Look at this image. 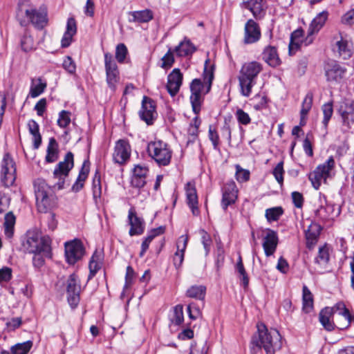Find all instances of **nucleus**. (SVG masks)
<instances>
[{"mask_svg":"<svg viewBox=\"0 0 354 354\" xmlns=\"http://www.w3.org/2000/svg\"><path fill=\"white\" fill-rule=\"evenodd\" d=\"M281 346V336L277 330H268L263 323L257 324V333L252 336L251 341L252 354H256L261 348H263L267 354H274Z\"/></svg>","mask_w":354,"mask_h":354,"instance_id":"1","label":"nucleus"},{"mask_svg":"<svg viewBox=\"0 0 354 354\" xmlns=\"http://www.w3.org/2000/svg\"><path fill=\"white\" fill-rule=\"evenodd\" d=\"M209 61L206 60L203 81L201 79H194L190 84V102L193 111L198 114L201 111V104L203 100V95L209 93L211 89L212 83L214 79L212 66L208 68Z\"/></svg>","mask_w":354,"mask_h":354,"instance_id":"2","label":"nucleus"},{"mask_svg":"<svg viewBox=\"0 0 354 354\" xmlns=\"http://www.w3.org/2000/svg\"><path fill=\"white\" fill-rule=\"evenodd\" d=\"M262 70V64L257 61L248 62L243 64L239 75V82L241 93L243 96H250L252 87L256 84V80Z\"/></svg>","mask_w":354,"mask_h":354,"instance_id":"3","label":"nucleus"},{"mask_svg":"<svg viewBox=\"0 0 354 354\" xmlns=\"http://www.w3.org/2000/svg\"><path fill=\"white\" fill-rule=\"evenodd\" d=\"M34 189L37 206L39 212H46L56 205L57 197L53 189L42 178L34 182Z\"/></svg>","mask_w":354,"mask_h":354,"instance_id":"4","label":"nucleus"},{"mask_svg":"<svg viewBox=\"0 0 354 354\" xmlns=\"http://www.w3.org/2000/svg\"><path fill=\"white\" fill-rule=\"evenodd\" d=\"M50 243L49 236H42L39 231L34 230L27 232L23 246L29 253H43L46 257H50Z\"/></svg>","mask_w":354,"mask_h":354,"instance_id":"5","label":"nucleus"},{"mask_svg":"<svg viewBox=\"0 0 354 354\" xmlns=\"http://www.w3.org/2000/svg\"><path fill=\"white\" fill-rule=\"evenodd\" d=\"M17 18L21 26L31 23L37 28H43L47 24V14L44 10H36L24 4H19Z\"/></svg>","mask_w":354,"mask_h":354,"instance_id":"6","label":"nucleus"},{"mask_svg":"<svg viewBox=\"0 0 354 354\" xmlns=\"http://www.w3.org/2000/svg\"><path fill=\"white\" fill-rule=\"evenodd\" d=\"M147 153L159 166H167L171 162L172 151L169 145L162 140L149 142Z\"/></svg>","mask_w":354,"mask_h":354,"instance_id":"7","label":"nucleus"},{"mask_svg":"<svg viewBox=\"0 0 354 354\" xmlns=\"http://www.w3.org/2000/svg\"><path fill=\"white\" fill-rule=\"evenodd\" d=\"M74 166L73 154L68 152L63 161L59 162L53 171V180H54L53 187L57 189L64 188L66 180L68 178L69 171Z\"/></svg>","mask_w":354,"mask_h":354,"instance_id":"8","label":"nucleus"},{"mask_svg":"<svg viewBox=\"0 0 354 354\" xmlns=\"http://www.w3.org/2000/svg\"><path fill=\"white\" fill-rule=\"evenodd\" d=\"M334 166L335 160L330 156L324 164L318 165L313 172L309 174L308 178L315 189H318L322 183L326 182L330 177Z\"/></svg>","mask_w":354,"mask_h":354,"instance_id":"9","label":"nucleus"},{"mask_svg":"<svg viewBox=\"0 0 354 354\" xmlns=\"http://www.w3.org/2000/svg\"><path fill=\"white\" fill-rule=\"evenodd\" d=\"M104 65L106 84L112 92H115L120 81V73L118 66L109 53L104 54Z\"/></svg>","mask_w":354,"mask_h":354,"instance_id":"10","label":"nucleus"},{"mask_svg":"<svg viewBox=\"0 0 354 354\" xmlns=\"http://www.w3.org/2000/svg\"><path fill=\"white\" fill-rule=\"evenodd\" d=\"M16 179V167L13 159L6 153L1 162V180L5 187L13 185Z\"/></svg>","mask_w":354,"mask_h":354,"instance_id":"11","label":"nucleus"},{"mask_svg":"<svg viewBox=\"0 0 354 354\" xmlns=\"http://www.w3.org/2000/svg\"><path fill=\"white\" fill-rule=\"evenodd\" d=\"M84 254V248L80 240L75 239L65 243V257L69 264H75L82 258Z\"/></svg>","mask_w":354,"mask_h":354,"instance_id":"12","label":"nucleus"},{"mask_svg":"<svg viewBox=\"0 0 354 354\" xmlns=\"http://www.w3.org/2000/svg\"><path fill=\"white\" fill-rule=\"evenodd\" d=\"M324 72L328 82H338L344 77L346 68L335 60H328L324 64Z\"/></svg>","mask_w":354,"mask_h":354,"instance_id":"13","label":"nucleus"},{"mask_svg":"<svg viewBox=\"0 0 354 354\" xmlns=\"http://www.w3.org/2000/svg\"><path fill=\"white\" fill-rule=\"evenodd\" d=\"M337 113L342 118L343 125L350 129L351 124L354 123V101L344 99L339 102Z\"/></svg>","mask_w":354,"mask_h":354,"instance_id":"14","label":"nucleus"},{"mask_svg":"<svg viewBox=\"0 0 354 354\" xmlns=\"http://www.w3.org/2000/svg\"><path fill=\"white\" fill-rule=\"evenodd\" d=\"M139 115L141 120L145 121L148 125L152 124L157 116L155 102L151 98L144 96Z\"/></svg>","mask_w":354,"mask_h":354,"instance_id":"15","label":"nucleus"},{"mask_svg":"<svg viewBox=\"0 0 354 354\" xmlns=\"http://www.w3.org/2000/svg\"><path fill=\"white\" fill-rule=\"evenodd\" d=\"M66 291L69 304L73 308L76 307L80 301V286L75 274H71L68 279Z\"/></svg>","mask_w":354,"mask_h":354,"instance_id":"16","label":"nucleus"},{"mask_svg":"<svg viewBox=\"0 0 354 354\" xmlns=\"http://www.w3.org/2000/svg\"><path fill=\"white\" fill-rule=\"evenodd\" d=\"M131 147L129 142L124 140H119L115 146L113 159L118 164L124 163L130 157Z\"/></svg>","mask_w":354,"mask_h":354,"instance_id":"17","label":"nucleus"},{"mask_svg":"<svg viewBox=\"0 0 354 354\" xmlns=\"http://www.w3.org/2000/svg\"><path fill=\"white\" fill-rule=\"evenodd\" d=\"M236 185L232 180L225 183L223 189V197H222V207L223 209H226L227 207L235 203L237 198Z\"/></svg>","mask_w":354,"mask_h":354,"instance_id":"18","label":"nucleus"},{"mask_svg":"<svg viewBox=\"0 0 354 354\" xmlns=\"http://www.w3.org/2000/svg\"><path fill=\"white\" fill-rule=\"evenodd\" d=\"M328 12L322 11L313 19L308 29V35L306 39L307 44H310L313 41L312 36L317 33L324 26L328 19Z\"/></svg>","mask_w":354,"mask_h":354,"instance_id":"19","label":"nucleus"},{"mask_svg":"<svg viewBox=\"0 0 354 354\" xmlns=\"http://www.w3.org/2000/svg\"><path fill=\"white\" fill-rule=\"evenodd\" d=\"M243 5L248 9L256 19H261L266 12V6L263 0H243Z\"/></svg>","mask_w":354,"mask_h":354,"instance_id":"20","label":"nucleus"},{"mask_svg":"<svg viewBox=\"0 0 354 354\" xmlns=\"http://www.w3.org/2000/svg\"><path fill=\"white\" fill-rule=\"evenodd\" d=\"M183 74L178 68H174L167 77V89L171 96L176 95L182 84Z\"/></svg>","mask_w":354,"mask_h":354,"instance_id":"21","label":"nucleus"},{"mask_svg":"<svg viewBox=\"0 0 354 354\" xmlns=\"http://www.w3.org/2000/svg\"><path fill=\"white\" fill-rule=\"evenodd\" d=\"M261 37V31L258 24L252 19H249L245 25L243 41L245 44H253Z\"/></svg>","mask_w":354,"mask_h":354,"instance_id":"22","label":"nucleus"},{"mask_svg":"<svg viewBox=\"0 0 354 354\" xmlns=\"http://www.w3.org/2000/svg\"><path fill=\"white\" fill-rule=\"evenodd\" d=\"M278 236L275 231L267 229L266 234L263 237V248L267 257L272 255L277 247Z\"/></svg>","mask_w":354,"mask_h":354,"instance_id":"23","label":"nucleus"},{"mask_svg":"<svg viewBox=\"0 0 354 354\" xmlns=\"http://www.w3.org/2000/svg\"><path fill=\"white\" fill-rule=\"evenodd\" d=\"M185 192L187 197V203L192 210L194 216L199 214V209L198 207V196L196 189L194 183L188 182L185 185Z\"/></svg>","mask_w":354,"mask_h":354,"instance_id":"24","label":"nucleus"},{"mask_svg":"<svg viewBox=\"0 0 354 354\" xmlns=\"http://www.w3.org/2000/svg\"><path fill=\"white\" fill-rule=\"evenodd\" d=\"M128 218L131 225L129 235L132 236L142 234L145 230L144 221L142 218L138 217L133 209H129Z\"/></svg>","mask_w":354,"mask_h":354,"instance_id":"25","label":"nucleus"},{"mask_svg":"<svg viewBox=\"0 0 354 354\" xmlns=\"http://www.w3.org/2000/svg\"><path fill=\"white\" fill-rule=\"evenodd\" d=\"M340 213V209L333 205L321 206L315 211V215L322 221L334 220Z\"/></svg>","mask_w":354,"mask_h":354,"instance_id":"26","label":"nucleus"},{"mask_svg":"<svg viewBox=\"0 0 354 354\" xmlns=\"http://www.w3.org/2000/svg\"><path fill=\"white\" fill-rule=\"evenodd\" d=\"M262 59L271 67H277L281 63L277 48L267 46L262 52Z\"/></svg>","mask_w":354,"mask_h":354,"instance_id":"27","label":"nucleus"},{"mask_svg":"<svg viewBox=\"0 0 354 354\" xmlns=\"http://www.w3.org/2000/svg\"><path fill=\"white\" fill-rule=\"evenodd\" d=\"M77 32L76 21L73 17L68 19L66 24V30L62 39V46L66 48L70 46L72 42L73 37Z\"/></svg>","mask_w":354,"mask_h":354,"instance_id":"28","label":"nucleus"},{"mask_svg":"<svg viewBox=\"0 0 354 354\" xmlns=\"http://www.w3.org/2000/svg\"><path fill=\"white\" fill-rule=\"evenodd\" d=\"M103 259V252L95 250L93 254L92 255L88 264L90 271L88 277V280L92 279L97 272V271L101 268L102 266Z\"/></svg>","mask_w":354,"mask_h":354,"instance_id":"29","label":"nucleus"},{"mask_svg":"<svg viewBox=\"0 0 354 354\" xmlns=\"http://www.w3.org/2000/svg\"><path fill=\"white\" fill-rule=\"evenodd\" d=\"M330 307H326L321 310L319 315V319L324 328L328 331H332L335 328V321L330 320L334 317Z\"/></svg>","mask_w":354,"mask_h":354,"instance_id":"30","label":"nucleus"},{"mask_svg":"<svg viewBox=\"0 0 354 354\" xmlns=\"http://www.w3.org/2000/svg\"><path fill=\"white\" fill-rule=\"evenodd\" d=\"M196 50L195 46L186 38L177 46L174 51L179 57H185L192 55Z\"/></svg>","mask_w":354,"mask_h":354,"instance_id":"31","label":"nucleus"},{"mask_svg":"<svg viewBox=\"0 0 354 354\" xmlns=\"http://www.w3.org/2000/svg\"><path fill=\"white\" fill-rule=\"evenodd\" d=\"M132 19L130 22L147 23L153 19V13L150 10H143L139 11L131 12L129 13Z\"/></svg>","mask_w":354,"mask_h":354,"instance_id":"32","label":"nucleus"},{"mask_svg":"<svg viewBox=\"0 0 354 354\" xmlns=\"http://www.w3.org/2000/svg\"><path fill=\"white\" fill-rule=\"evenodd\" d=\"M89 172V165H88V161H84L82 169L80 171V174L78 175V177L75 181V183L73 185V190L75 192H78L80 190L84 185V182L86 179L88 174Z\"/></svg>","mask_w":354,"mask_h":354,"instance_id":"33","label":"nucleus"},{"mask_svg":"<svg viewBox=\"0 0 354 354\" xmlns=\"http://www.w3.org/2000/svg\"><path fill=\"white\" fill-rule=\"evenodd\" d=\"M313 93H308L305 96L302 104H301V109L300 111V124L301 126H304L306 124V117L308 115L309 111L310 110L313 104Z\"/></svg>","mask_w":354,"mask_h":354,"instance_id":"34","label":"nucleus"},{"mask_svg":"<svg viewBox=\"0 0 354 354\" xmlns=\"http://www.w3.org/2000/svg\"><path fill=\"white\" fill-rule=\"evenodd\" d=\"M29 132L33 137V146L35 149H38L41 143V136L39 133V124L33 120L28 123Z\"/></svg>","mask_w":354,"mask_h":354,"instance_id":"35","label":"nucleus"},{"mask_svg":"<svg viewBox=\"0 0 354 354\" xmlns=\"http://www.w3.org/2000/svg\"><path fill=\"white\" fill-rule=\"evenodd\" d=\"M302 301L303 310L306 313H310L313 308V296L306 286L303 287Z\"/></svg>","mask_w":354,"mask_h":354,"instance_id":"36","label":"nucleus"},{"mask_svg":"<svg viewBox=\"0 0 354 354\" xmlns=\"http://www.w3.org/2000/svg\"><path fill=\"white\" fill-rule=\"evenodd\" d=\"M206 288L204 286H192L186 292L188 297L203 300L205 297Z\"/></svg>","mask_w":354,"mask_h":354,"instance_id":"37","label":"nucleus"},{"mask_svg":"<svg viewBox=\"0 0 354 354\" xmlns=\"http://www.w3.org/2000/svg\"><path fill=\"white\" fill-rule=\"evenodd\" d=\"M57 143L54 138H51L49 140V143L47 147L46 160L48 162H53L57 159Z\"/></svg>","mask_w":354,"mask_h":354,"instance_id":"38","label":"nucleus"},{"mask_svg":"<svg viewBox=\"0 0 354 354\" xmlns=\"http://www.w3.org/2000/svg\"><path fill=\"white\" fill-rule=\"evenodd\" d=\"M4 232L8 238H11L14 232V226L15 224V216L12 212H10L5 215Z\"/></svg>","mask_w":354,"mask_h":354,"instance_id":"39","label":"nucleus"},{"mask_svg":"<svg viewBox=\"0 0 354 354\" xmlns=\"http://www.w3.org/2000/svg\"><path fill=\"white\" fill-rule=\"evenodd\" d=\"M352 319L353 316L350 313H348V315H335L333 317L335 327L340 330L346 329L351 325Z\"/></svg>","mask_w":354,"mask_h":354,"instance_id":"40","label":"nucleus"},{"mask_svg":"<svg viewBox=\"0 0 354 354\" xmlns=\"http://www.w3.org/2000/svg\"><path fill=\"white\" fill-rule=\"evenodd\" d=\"M32 346L31 341L18 343L10 348L11 354H28Z\"/></svg>","mask_w":354,"mask_h":354,"instance_id":"41","label":"nucleus"},{"mask_svg":"<svg viewBox=\"0 0 354 354\" xmlns=\"http://www.w3.org/2000/svg\"><path fill=\"white\" fill-rule=\"evenodd\" d=\"M283 214V210L281 207H274L267 209L266 210L265 216L268 221L271 223L278 221Z\"/></svg>","mask_w":354,"mask_h":354,"instance_id":"42","label":"nucleus"},{"mask_svg":"<svg viewBox=\"0 0 354 354\" xmlns=\"http://www.w3.org/2000/svg\"><path fill=\"white\" fill-rule=\"evenodd\" d=\"M337 50L340 57L343 59H348L351 57L352 52L348 46L347 41L341 39L336 43Z\"/></svg>","mask_w":354,"mask_h":354,"instance_id":"43","label":"nucleus"},{"mask_svg":"<svg viewBox=\"0 0 354 354\" xmlns=\"http://www.w3.org/2000/svg\"><path fill=\"white\" fill-rule=\"evenodd\" d=\"M302 36L303 31L301 30H296L291 34L290 42L289 44V51L290 53L292 51L297 50L299 47Z\"/></svg>","mask_w":354,"mask_h":354,"instance_id":"44","label":"nucleus"},{"mask_svg":"<svg viewBox=\"0 0 354 354\" xmlns=\"http://www.w3.org/2000/svg\"><path fill=\"white\" fill-rule=\"evenodd\" d=\"M46 84L45 83L41 82L40 79H38L36 82L32 80V85L30 86V95L32 97H36L41 95L45 88Z\"/></svg>","mask_w":354,"mask_h":354,"instance_id":"45","label":"nucleus"},{"mask_svg":"<svg viewBox=\"0 0 354 354\" xmlns=\"http://www.w3.org/2000/svg\"><path fill=\"white\" fill-rule=\"evenodd\" d=\"M236 270L239 273L240 277H241V281L244 287H247L249 283V278L245 270L241 256L239 254L238 257V261L236 266Z\"/></svg>","mask_w":354,"mask_h":354,"instance_id":"46","label":"nucleus"},{"mask_svg":"<svg viewBox=\"0 0 354 354\" xmlns=\"http://www.w3.org/2000/svg\"><path fill=\"white\" fill-rule=\"evenodd\" d=\"M322 110L324 115L322 123L324 127L326 128L333 113V102H329L324 104L322 107Z\"/></svg>","mask_w":354,"mask_h":354,"instance_id":"47","label":"nucleus"},{"mask_svg":"<svg viewBox=\"0 0 354 354\" xmlns=\"http://www.w3.org/2000/svg\"><path fill=\"white\" fill-rule=\"evenodd\" d=\"M21 45L23 50L25 52H28L35 48V44L33 39L28 32H26L23 36Z\"/></svg>","mask_w":354,"mask_h":354,"instance_id":"48","label":"nucleus"},{"mask_svg":"<svg viewBox=\"0 0 354 354\" xmlns=\"http://www.w3.org/2000/svg\"><path fill=\"white\" fill-rule=\"evenodd\" d=\"M71 112L63 110L59 113L57 124L61 128H66L71 123Z\"/></svg>","mask_w":354,"mask_h":354,"instance_id":"49","label":"nucleus"},{"mask_svg":"<svg viewBox=\"0 0 354 354\" xmlns=\"http://www.w3.org/2000/svg\"><path fill=\"white\" fill-rule=\"evenodd\" d=\"M199 234L201 236V242L205 250V254L207 255L210 251L211 245L212 243L210 235L204 230H199Z\"/></svg>","mask_w":354,"mask_h":354,"instance_id":"50","label":"nucleus"},{"mask_svg":"<svg viewBox=\"0 0 354 354\" xmlns=\"http://www.w3.org/2000/svg\"><path fill=\"white\" fill-rule=\"evenodd\" d=\"M330 308L332 310L331 313L334 317L335 315H348V313H350L349 310L346 307L345 304L342 301H339Z\"/></svg>","mask_w":354,"mask_h":354,"instance_id":"51","label":"nucleus"},{"mask_svg":"<svg viewBox=\"0 0 354 354\" xmlns=\"http://www.w3.org/2000/svg\"><path fill=\"white\" fill-rule=\"evenodd\" d=\"M329 260L328 250L326 247H322L319 250L318 255L315 258V262L324 265Z\"/></svg>","mask_w":354,"mask_h":354,"instance_id":"52","label":"nucleus"},{"mask_svg":"<svg viewBox=\"0 0 354 354\" xmlns=\"http://www.w3.org/2000/svg\"><path fill=\"white\" fill-rule=\"evenodd\" d=\"M236 178L239 182H246L250 178V171L243 169L240 165H236Z\"/></svg>","mask_w":354,"mask_h":354,"instance_id":"53","label":"nucleus"},{"mask_svg":"<svg viewBox=\"0 0 354 354\" xmlns=\"http://www.w3.org/2000/svg\"><path fill=\"white\" fill-rule=\"evenodd\" d=\"M127 48L124 44H119L115 49V58L119 63H123L127 55Z\"/></svg>","mask_w":354,"mask_h":354,"instance_id":"54","label":"nucleus"},{"mask_svg":"<svg viewBox=\"0 0 354 354\" xmlns=\"http://www.w3.org/2000/svg\"><path fill=\"white\" fill-rule=\"evenodd\" d=\"M272 174L276 179V180L280 184L282 185L283 183V162L282 161L279 162L274 169H273Z\"/></svg>","mask_w":354,"mask_h":354,"instance_id":"55","label":"nucleus"},{"mask_svg":"<svg viewBox=\"0 0 354 354\" xmlns=\"http://www.w3.org/2000/svg\"><path fill=\"white\" fill-rule=\"evenodd\" d=\"M183 308L180 305L175 306L174 309V317L172 318V322L176 325H180L183 322Z\"/></svg>","mask_w":354,"mask_h":354,"instance_id":"56","label":"nucleus"},{"mask_svg":"<svg viewBox=\"0 0 354 354\" xmlns=\"http://www.w3.org/2000/svg\"><path fill=\"white\" fill-rule=\"evenodd\" d=\"M62 66L70 74H74L75 73L76 65L70 56H66L64 57Z\"/></svg>","mask_w":354,"mask_h":354,"instance_id":"57","label":"nucleus"},{"mask_svg":"<svg viewBox=\"0 0 354 354\" xmlns=\"http://www.w3.org/2000/svg\"><path fill=\"white\" fill-rule=\"evenodd\" d=\"M200 124V119L198 117H195L193 119L192 123L190 124L188 128V133L192 137L193 140H194L198 136V127Z\"/></svg>","mask_w":354,"mask_h":354,"instance_id":"58","label":"nucleus"},{"mask_svg":"<svg viewBox=\"0 0 354 354\" xmlns=\"http://www.w3.org/2000/svg\"><path fill=\"white\" fill-rule=\"evenodd\" d=\"M235 115L238 122L241 124L248 125L251 122L249 115L241 109L236 110Z\"/></svg>","mask_w":354,"mask_h":354,"instance_id":"59","label":"nucleus"},{"mask_svg":"<svg viewBox=\"0 0 354 354\" xmlns=\"http://www.w3.org/2000/svg\"><path fill=\"white\" fill-rule=\"evenodd\" d=\"M174 62V57L171 48L162 58L161 67L164 68H170Z\"/></svg>","mask_w":354,"mask_h":354,"instance_id":"60","label":"nucleus"},{"mask_svg":"<svg viewBox=\"0 0 354 354\" xmlns=\"http://www.w3.org/2000/svg\"><path fill=\"white\" fill-rule=\"evenodd\" d=\"M208 136L213 145L214 149H218L219 145V136L217 131L212 128V125L209 127Z\"/></svg>","mask_w":354,"mask_h":354,"instance_id":"61","label":"nucleus"},{"mask_svg":"<svg viewBox=\"0 0 354 354\" xmlns=\"http://www.w3.org/2000/svg\"><path fill=\"white\" fill-rule=\"evenodd\" d=\"M93 194L95 198H100L102 194V185L100 176H95L93 180Z\"/></svg>","mask_w":354,"mask_h":354,"instance_id":"62","label":"nucleus"},{"mask_svg":"<svg viewBox=\"0 0 354 354\" xmlns=\"http://www.w3.org/2000/svg\"><path fill=\"white\" fill-rule=\"evenodd\" d=\"M188 239L187 235H182L178 238L176 243L177 251L185 253Z\"/></svg>","mask_w":354,"mask_h":354,"instance_id":"63","label":"nucleus"},{"mask_svg":"<svg viewBox=\"0 0 354 354\" xmlns=\"http://www.w3.org/2000/svg\"><path fill=\"white\" fill-rule=\"evenodd\" d=\"M12 277V270L4 267L0 269V283L8 282Z\"/></svg>","mask_w":354,"mask_h":354,"instance_id":"64","label":"nucleus"}]
</instances>
